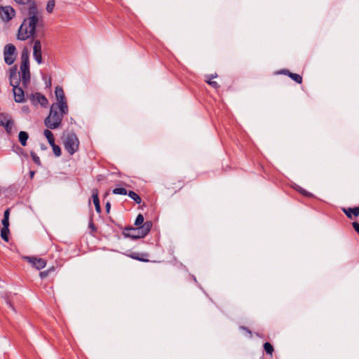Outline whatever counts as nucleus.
<instances>
[{
    "mask_svg": "<svg viewBox=\"0 0 359 359\" xmlns=\"http://www.w3.org/2000/svg\"><path fill=\"white\" fill-rule=\"evenodd\" d=\"M352 225L354 230L359 234V223L354 222Z\"/></svg>",
    "mask_w": 359,
    "mask_h": 359,
    "instance_id": "72a5a7b5",
    "label": "nucleus"
},
{
    "mask_svg": "<svg viewBox=\"0 0 359 359\" xmlns=\"http://www.w3.org/2000/svg\"><path fill=\"white\" fill-rule=\"evenodd\" d=\"M14 125V122L10 116L8 120L4 123V127L5 128L6 132L8 133H11L12 132V129Z\"/></svg>",
    "mask_w": 359,
    "mask_h": 359,
    "instance_id": "f3484780",
    "label": "nucleus"
},
{
    "mask_svg": "<svg viewBox=\"0 0 359 359\" xmlns=\"http://www.w3.org/2000/svg\"><path fill=\"white\" fill-rule=\"evenodd\" d=\"M342 211L345 213V215L350 219L352 218V215H353L355 217L359 215V206L355 208H342Z\"/></svg>",
    "mask_w": 359,
    "mask_h": 359,
    "instance_id": "ddd939ff",
    "label": "nucleus"
},
{
    "mask_svg": "<svg viewBox=\"0 0 359 359\" xmlns=\"http://www.w3.org/2000/svg\"><path fill=\"white\" fill-rule=\"evenodd\" d=\"M18 137H19V141H20V144L23 147L26 146L27 145V139L29 137L28 133L27 132H25V131H20L19 133Z\"/></svg>",
    "mask_w": 359,
    "mask_h": 359,
    "instance_id": "2eb2a0df",
    "label": "nucleus"
},
{
    "mask_svg": "<svg viewBox=\"0 0 359 359\" xmlns=\"http://www.w3.org/2000/svg\"><path fill=\"white\" fill-rule=\"evenodd\" d=\"M89 227L93 230V231H95V227L93 223V222H90L89 223Z\"/></svg>",
    "mask_w": 359,
    "mask_h": 359,
    "instance_id": "e433bc0d",
    "label": "nucleus"
},
{
    "mask_svg": "<svg viewBox=\"0 0 359 359\" xmlns=\"http://www.w3.org/2000/svg\"><path fill=\"white\" fill-rule=\"evenodd\" d=\"M264 351L267 354L272 355L273 352V347L269 342H266L264 344Z\"/></svg>",
    "mask_w": 359,
    "mask_h": 359,
    "instance_id": "4be33fe9",
    "label": "nucleus"
},
{
    "mask_svg": "<svg viewBox=\"0 0 359 359\" xmlns=\"http://www.w3.org/2000/svg\"><path fill=\"white\" fill-rule=\"evenodd\" d=\"M6 304L11 308L13 311H15V307L12 302L9 300V299H6Z\"/></svg>",
    "mask_w": 359,
    "mask_h": 359,
    "instance_id": "473e14b6",
    "label": "nucleus"
},
{
    "mask_svg": "<svg viewBox=\"0 0 359 359\" xmlns=\"http://www.w3.org/2000/svg\"><path fill=\"white\" fill-rule=\"evenodd\" d=\"M298 191L304 196H306L308 197L312 196V194L311 193L308 192L307 191H306L305 189H304L302 188H299Z\"/></svg>",
    "mask_w": 359,
    "mask_h": 359,
    "instance_id": "c756f323",
    "label": "nucleus"
},
{
    "mask_svg": "<svg viewBox=\"0 0 359 359\" xmlns=\"http://www.w3.org/2000/svg\"><path fill=\"white\" fill-rule=\"evenodd\" d=\"M43 135L47 138L48 143L50 144H53L55 142V138L53 133L50 130L46 129L43 131Z\"/></svg>",
    "mask_w": 359,
    "mask_h": 359,
    "instance_id": "a211bd4d",
    "label": "nucleus"
},
{
    "mask_svg": "<svg viewBox=\"0 0 359 359\" xmlns=\"http://www.w3.org/2000/svg\"><path fill=\"white\" fill-rule=\"evenodd\" d=\"M130 257L134 259H137V260H139V261H142V262H148L149 260L147 259H144V258H142V257H140L137 254L135 253H133L131 255H130Z\"/></svg>",
    "mask_w": 359,
    "mask_h": 359,
    "instance_id": "cd10ccee",
    "label": "nucleus"
},
{
    "mask_svg": "<svg viewBox=\"0 0 359 359\" xmlns=\"http://www.w3.org/2000/svg\"><path fill=\"white\" fill-rule=\"evenodd\" d=\"M18 77L22 81V85L27 88L30 83V71H29V55L28 51L25 49L21 53V65L20 72Z\"/></svg>",
    "mask_w": 359,
    "mask_h": 359,
    "instance_id": "7ed1b4c3",
    "label": "nucleus"
},
{
    "mask_svg": "<svg viewBox=\"0 0 359 359\" xmlns=\"http://www.w3.org/2000/svg\"><path fill=\"white\" fill-rule=\"evenodd\" d=\"M15 50L16 48L14 45L9 43L7 44L4 50V56L5 62L9 65H12L15 60Z\"/></svg>",
    "mask_w": 359,
    "mask_h": 359,
    "instance_id": "6e6552de",
    "label": "nucleus"
},
{
    "mask_svg": "<svg viewBox=\"0 0 359 359\" xmlns=\"http://www.w3.org/2000/svg\"><path fill=\"white\" fill-rule=\"evenodd\" d=\"M10 83L13 86L15 101L16 102H23L25 101L24 87L19 86L20 80L18 77L16 66L12 67L10 70Z\"/></svg>",
    "mask_w": 359,
    "mask_h": 359,
    "instance_id": "20e7f679",
    "label": "nucleus"
},
{
    "mask_svg": "<svg viewBox=\"0 0 359 359\" xmlns=\"http://www.w3.org/2000/svg\"><path fill=\"white\" fill-rule=\"evenodd\" d=\"M55 6V0H49L46 5V11L48 13H51L54 9V7Z\"/></svg>",
    "mask_w": 359,
    "mask_h": 359,
    "instance_id": "412c9836",
    "label": "nucleus"
},
{
    "mask_svg": "<svg viewBox=\"0 0 359 359\" xmlns=\"http://www.w3.org/2000/svg\"><path fill=\"white\" fill-rule=\"evenodd\" d=\"M63 143L65 149L71 155L76 153L79 149V140L77 136L73 133L64 134Z\"/></svg>",
    "mask_w": 359,
    "mask_h": 359,
    "instance_id": "423d86ee",
    "label": "nucleus"
},
{
    "mask_svg": "<svg viewBox=\"0 0 359 359\" xmlns=\"http://www.w3.org/2000/svg\"><path fill=\"white\" fill-rule=\"evenodd\" d=\"M43 23L42 15L39 11L36 6L32 4L28 8L27 17L24 20L19 28L18 39L25 41L34 36L36 27L42 26Z\"/></svg>",
    "mask_w": 359,
    "mask_h": 359,
    "instance_id": "f257e3e1",
    "label": "nucleus"
},
{
    "mask_svg": "<svg viewBox=\"0 0 359 359\" xmlns=\"http://www.w3.org/2000/svg\"><path fill=\"white\" fill-rule=\"evenodd\" d=\"M67 114L60 111L59 106L51 104L49 115L44 120V125L51 130L59 128L61 126L64 116Z\"/></svg>",
    "mask_w": 359,
    "mask_h": 359,
    "instance_id": "f03ea898",
    "label": "nucleus"
},
{
    "mask_svg": "<svg viewBox=\"0 0 359 359\" xmlns=\"http://www.w3.org/2000/svg\"><path fill=\"white\" fill-rule=\"evenodd\" d=\"M10 116H11L7 114H0V126H3Z\"/></svg>",
    "mask_w": 359,
    "mask_h": 359,
    "instance_id": "a878e982",
    "label": "nucleus"
},
{
    "mask_svg": "<svg viewBox=\"0 0 359 359\" xmlns=\"http://www.w3.org/2000/svg\"><path fill=\"white\" fill-rule=\"evenodd\" d=\"M152 227V222L147 221L142 226L136 228L130 227L126 229L124 235L133 239H138L144 237L149 233Z\"/></svg>",
    "mask_w": 359,
    "mask_h": 359,
    "instance_id": "39448f33",
    "label": "nucleus"
},
{
    "mask_svg": "<svg viewBox=\"0 0 359 359\" xmlns=\"http://www.w3.org/2000/svg\"><path fill=\"white\" fill-rule=\"evenodd\" d=\"M243 329L248 330L249 332V333L251 334L250 331H249L246 327H243Z\"/></svg>",
    "mask_w": 359,
    "mask_h": 359,
    "instance_id": "58836bf2",
    "label": "nucleus"
},
{
    "mask_svg": "<svg viewBox=\"0 0 359 359\" xmlns=\"http://www.w3.org/2000/svg\"><path fill=\"white\" fill-rule=\"evenodd\" d=\"M92 197H93V203L95 205L96 211L97 212H100L101 208H100V200H99V197H98V191L97 189H93V190Z\"/></svg>",
    "mask_w": 359,
    "mask_h": 359,
    "instance_id": "4468645a",
    "label": "nucleus"
},
{
    "mask_svg": "<svg viewBox=\"0 0 359 359\" xmlns=\"http://www.w3.org/2000/svg\"><path fill=\"white\" fill-rule=\"evenodd\" d=\"M144 224V217L142 214H139L135 219V225L138 227L142 226Z\"/></svg>",
    "mask_w": 359,
    "mask_h": 359,
    "instance_id": "393cba45",
    "label": "nucleus"
},
{
    "mask_svg": "<svg viewBox=\"0 0 359 359\" xmlns=\"http://www.w3.org/2000/svg\"><path fill=\"white\" fill-rule=\"evenodd\" d=\"M31 156H32L33 161L36 164H37L38 165H41V161H40L39 157L34 151L31 152Z\"/></svg>",
    "mask_w": 359,
    "mask_h": 359,
    "instance_id": "bb28decb",
    "label": "nucleus"
},
{
    "mask_svg": "<svg viewBox=\"0 0 359 359\" xmlns=\"http://www.w3.org/2000/svg\"><path fill=\"white\" fill-rule=\"evenodd\" d=\"M285 73L287 74L293 81L297 82V83H302V78L299 74L295 73H291L289 71H285Z\"/></svg>",
    "mask_w": 359,
    "mask_h": 359,
    "instance_id": "dca6fc26",
    "label": "nucleus"
},
{
    "mask_svg": "<svg viewBox=\"0 0 359 359\" xmlns=\"http://www.w3.org/2000/svg\"><path fill=\"white\" fill-rule=\"evenodd\" d=\"M29 99L34 105L39 104L42 107H46L48 104V100L46 97L38 93L29 95Z\"/></svg>",
    "mask_w": 359,
    "mask_h": 359,
    "instance_id": "9d476101",
    "label": "nucleus"
},
{
    "mask_svg": "<svg viewBox=\"0 0 359 359\" xmlns=\"http://www.w3.org/2000/svg\"><path fill=\"white\" fill-rule=\"evenodd\" d=\"M110 208H111L110 203L107 202L106 204V210L107 212H109Z\"/></svg>",
    "mask_w": 359,
    "mask_h": 359,
    "instance_id": "c9c22d12",
    "label": "nucleus"
},
{
    "mask_svg": "<svg viewBox=\"0 0 359 359\" xmlns=\"http://www.w3.org/2000/svg\"><path fill=\"white\" fill-rule=\"evenodd\" d=\"M52 147L54 154L56 156H60L61 155V149L58 145H56L55 142L53 144H50Z\"/></svg>",
    "mask_w": 359,
    "mask_h": 359,
    "instance_id": "5701e85b",
    "label": "nucleus"
},
{
    "mask_svg": "<svg viewBox=\"0 0 359 359\" xmlns=\"http://www.w3.org/2000/svg\"><path fill=\"white\" fill-rule=\"evenodd\" d=\"M10 215V208L6 209L4 213V218H8Z\"/></svg>",
    "mask_w": 359,
    "mask_h": 359,
    "instance_id": "f704fd0d",
    "label": "nucleus"
},
{
    "mask_svg": "<svg viewBox=\"0 0 359 359\" xmlns=\"http://www.w3.org/2000/svg\"><path fill=\"white\" fill-rule=\"evenodd\" d=\"M33 57L38 64L42 63L41 44L39 40L34 42Z\"/></svg>",
    "mask_w": 359,
    "mask_h": 359,
    "instance_id": "9b49d317",
    "label": "nucleus"
},
{
    "mask_svg": "<svg viewBox=\"0 0 359 359\" xmlns=\"http://www.w3.org/2000/svg\"><path fill=\"white\" fill-rule=\"evenodd\" d=\"M34 172L33 171H31L30 172V175H31L32 177L34 176Z\"/></svg>",
    "mask_w": 359,
    "mask_h": 359,
    "instance_id": "4c0bfd02",
    "label": "nucleus"
},
{
    "mask_svg": "<svg viewBox=\"0 0 359 359\" xmlns=\"http://www.w3.org/2000/svg\"><path fill=\"white\" fill-rule=\"evenodd\" d=\"M9 229L7 227H3L1 230V237L5 241H8Z\"/></svg>",
    "mask_w": 359,
    "mask_h": 359,
    "instance_id": "aec40b11",
    "label": "nucleus"
},
{
    "mask_svg": "<svg viewBox=\"0 0 359 359\" xmlns=\"http://www.w3.org/2000/svg\"><path fill=\"white\" fill-rule=\"evenodd\" d=\"M55 94L57 102L52 104V105H57L63 113H68V105L62 88L59 86H57L55 90Z\"/></svg>",
    "mask_w": 359,
    "mask_h": 359,
    "instance_id": "0eeeda50",
    "label": "nucleus"
},
{
    "mask_svg": "<svg viewBox=\"0 0 359 359\" xmlns=\"http://www.w3.org/2000/svg\"><path fill=\"white\" fill-rule=\"evenodd\" d=\"M207 82L211 86H212L213 88H217L219 87V85L217 83V82L216 81H211L210 79L207 81Z\"/></svg>",
    "mask_w": 359,
    "mask_h": 359,
    "instance_id": "2f4dec72",
    "label": "nucleus"
},
{
    "mask_svg": "<svg viewBox=\"0 0 359 359\" xmlns=\"http://www.w3.org/2000/svg\"><path fill=\"white\" fill-rule=\"evenodd\" d=\"M26 259L28 260L34 267L37 269H43L46 266V262L43 259L37 258L34 257H26Z\"/></svg>",
    "mask_w": 359,
    "mask_h": 359,
    "instance_id": "f8f14e48",
    "label": "nucleus"
},
{
    "mask_svg": "<svg viewBox=\"0 0 359 359\" xmlns=\"http://www.w3.org/2000/svg\"><path fill=\"white\" fill-rule=\"evenodd\" d=\"M15 15V10L10 6L0 7V18L5 22L12 20Z\"/></svg>",
    "mask_w": 359,
    "mask_h": 359,
    "instance_id": "1a4fd4ad",
    "label": "nucleus"
},
{
    "mask_svg": "<svg viewBox=\"0 0 359 359\" xmlns=\"http://www.w3.org/2000/svg\"><path fill=\"white\" fill-rule=\"evenodd\" d=\"M128 196L132 198L133 200H134L137 204H140L142 202V199L139 196L138 194H137L135 192L133 191H130L129 192H128Z\"/></svg>",
    "mask_w": 359,
    "mask_h": 359,
    "instance_id": "6ab92c4d",
    "label": "nucleus"
},
{
    "mask_svg": "<svg viewBox=\"0 0 359 359\" xmlns=\"http://www.w3.org/2000/svg\"><path fill=\"white\" fill-rule=\"evenodd\" d=\"M52 270H53V268H51V269H48V270H47V271H41V272H40V274H39V275H40V277H41V278H46V277H47V276H48V273H49V272H50V271H52Z\"/></svg>",
    "mask_w": 359,
    "mask_h": 359,
    "instance_id": "c85d7f7f",
    "label": "nucleus"
},
{
    "mask_svg": "<svg viewBox=\"0 0 359 359\" xmlns=\"http://www.w3.org/2000/svg\"><path fill=\"white\" fill-rule=\"evenodd\" d=\"M1 222H2L3 227L8 228V226H9V219L8 218H3Z\"/></svg>",
    "mask_w": 359,
    "mask_h": 359,
    "instance_id": "7c9ffc66",
    "label": "nucleus"
},
{
    "mask_svg": "<svg viewBox=\"0 0 359 359\" xmlns=\"http://www.w3.org/2000/svg\"><path fill=\"white\" fill-rule=\"evenodd\" d=\"M114 194L126 195L128 191L125 188H116L112 191Z\"/></svg>",
    "mask_w": 359,
    "mask_h": 359,
    "instance_id": "b1692460",
    "label": "nucleus"
}]
</instances>
